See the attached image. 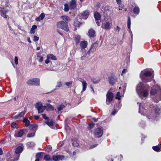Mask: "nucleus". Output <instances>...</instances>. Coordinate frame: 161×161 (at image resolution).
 Listing matches in <instances>:
<instances>
[{
	"label": "nucleus",
	"mask_w": 161,
	"mask_h": 161,
	"mask_svg": "<svg viewBox=\"0 0 161 161\" xmlns=\"http://www.w3.org/2000/svg\"><path fill=\"white\" fill-rule=\"evenodd\" d=\"M155 109V114H159L161 113V106L160 105H156L150 107L143 103H140L139 105V113L142 115L147 117V118L151 121L157 120L158 119L157 116H155L153 112V109L152 108Z\"/></svg>",
	"instance_id": "f257e3e1"
},
{
	"label": "nucleus",
	"mask_w": 161,
	"mask_h": 161,
	"mask_svg": "<svg viewBox=\"0 0 161 161\" xmlns=\"http://www.w3.org/2000/svg\"><path fill=\"white\" fill-rule=\"evenodd\" d=\"M154 71L152 69L147 68L142 70L140 74V77L143 81L147 82L153 80V83L155 80L153 79Z\"/></svg>",
	"instance_id": "f03ea898"
},
{
	"label": "nucleus",
	"mask_w": 161,
	"mask_h": 161,
	"mask_svg": "<svg viewBox=\"0 0 161 161\" xmlns=\"http://www.w3.org/2000/svg\"><path fill=\"white\" fill-rule=\"evenodd\" d=\"M150 92L151 97L154 102L157 103L161 99V89L158 85L154 83Z\"/></svg>",
	"instance_id": "7ed1b4c3"
},
{
	"label": "nucleus",
	"mask_w": 161,
	"mask_h": 161,
	"mask_svg": "<svg viewBox=\"0 0 161 161\" xmlns=\"http://www.w3.org/2000/svg\"><path fill=\"white\" fill-rule=\"evenodd\" d=\"M150 89V87L148 85L140 82L136 88V91L139 97L143 99V97H146L147 96Z\"/></svg>",
	"instance_id": "20e7f679"
},
{
	"label": "nucleus",
	"mask_w": 161,
	"mask_h": 161,
	"mask_svg": "<svg viewBox=\"0 0 161 161\" xmlns=\"http://www.w3.org/2000/svg\"><path fill=\"white\" fill-rule=\"evenodd\" d=\"M57 26L58 28L62 29L66 31H69V27L67 23L64 21H61L57 23Z\"/></svg>",
	"instance_id": "39448f33"
},
{
	"label": "nucleus",
	"mask_w": 161,
	"mask_h": 161,
	"mask_svg": "<svg viewBox=\"0 0 161 161\" xmlns=\"http://www.w3.org/2000/svg\"><path fill=\"white\" fill-rule=\"evenodd\" d=\"M106 97V103L107 105H109L114 99L113 93L108 91L107 92Z\"/></svg>",
	"instance_id": "423d86ee"
},
{
	"label": "nucleus",
	"mask_w": 161,
	"mask_h": 161,
	"mask_svg": "<svg viewBox=\"0 0 161 161\" xmlns=\"http://www.w3.org/2000/svg\"><path fill=\"white\" fill-rule=\"evenodd\" d=\"M103 133V130L100 128H97L94 129L93 132L94 136L96 138L102 137Z\"/></svg>",
	"instance_id": "0eeeda50"
},
{
	"label": "nucleus",
	"mask_w": 161,
	"mask_h": 161,
	"mask_svg": "<svg viewBox=\"0 0 161 161\" xmlns=\"http://www.w3.org/2000/svg\"><path fill=\"white\" fill-rule=\"evenodd\" d=\"M27 84L29 86H39L40 79L38 78H34L28 80Z\"/></svg>",
	"instance_id": "6e6552de"
},
{
	"label": "nucleus",
	"mask_w": 161,
	"mask_h": 161,
	"mask_svg": "<svg viewBox=\"0 0 161 161\" xmlns=\"http://www.w3.org/2000/svg\"><path fill=\"white\" fill-rule=\"evenodd\" d=\"M27 132V129H23L19 130L16 132L14 134V136L16 137H21L24 135L26 134Z\"/></svg>",
	"instance_id": "1a4fd4ad"
},
{
	"label": "nucleus",
	"mask_w": 161,
	"mask_h": 161,
	"mask_svg": "<svg viewBox=\"0 0 161 161\" xmlns=\"http://www.w3.org/2000/svg\"><path fill=\"white\" fill-rule=\"evenodd\" d=\"M35 107L37 109L39 114L43 113L46 108V106H43L42 103L40 102H37Z\"/></svg>",
	"instance_id": "9d476101"
},
{
	"label": "nucleus",
	"mask_w": 161,
	"mask_h": 161,
	"mask_svg": "<svg viewBox=\"0 0 161 161\" xmlns=\"http://www.w3.org/2000/svg\"><path fill=\"white\" fill-rule=\"evenodd\" d=\"M65 156L63 155H53L52 158V161H59L60 160H62L64 159Z\"/></svg>",
	"instance_id": "9b49d317"
},
{
	"label": "nucleus",
	"mask_w": 161,
	"mask_h": 161,
	"mask_svg": "<svg viewBox=\"0 0 161 161\" xmlns=\"http://www.w3.org/2000/svg\"><path fill=\"white\" fill-rule=\"evenodd\" d=\"M111 25V23L109 22H105L102 23L101 27L106 30H109L110 29Z\"/></svg>",
	"instance_id": "f8f14e48"
},
{
	"label": "nucleus",
	"mask_w": 161,
	"mask_h": 161,
	"mask_svg": "<svg viewBox=\"0 0 161 161\" xmlns=\"http://www.w3.org/2000/svg\"><path fill=\"white\" fill-rule=\"evenodd\" d=\"M79 81L82 83V90L81 92H84L86 90L87 86V83L86 81L83 79H80V80H79Z\"/></svg>",
	"instance_id": "ddd939ff"
},
{
	"label": "nucleus",
	"mask_w": 161,
	"mask_h": 161,
	"mask_svg": "<svg viewBox=\"0 0 161 161\" xmlns=\"http://www.w3.org/2000/svg\"><path fill=\"white\" fill-rule=\"evenodd\" d=\"M76 7V1L75 0H72L69 3V8L71 10L73 9Z\"/></svg>",
	"instance_id": "4468645a"
},
{
	"label": "nucleus",
	"mask_w": 161,
	"mask_h": 161,
	"mask_svg": "<svg viewBox=\"0 0 161 161\" xmlns=\"http://www.w3.org/2000/svg\"><path fill=\"white\" fill-rule=\"evenodd\" d=\"M130 25H131V20L130 17H128L127 20V27L129 29V31L130 33V35L131 36L132 38L133 37V34L132 31L130 30Z\"/></svg>",
	"instance_id": "2eb2a0df"
},
{
	"label": "nucleus",
	"mask_w": 161,
	"mask_h": 161,
	"mask_svg": "<svg viewBox=\"0 0 161 161\" xmlns=\"http://www.w3.org/2000/svg\"><path fill=\"white\" fill-rule=\"evenodd\" d=\"M25 111H22L19 114L15 115L13 117V118L15 119H19L23 117L25 115Z\"/></svg>",
	"instance_id": "dca6fc26"
},
{
	"label": "nucleus",
	"mask_w": 161,
	"mask_h": 161,
	"mask_svg": "<svg viewBox=\"0 0 161 161\" xmlns=\"http://www.w3.org/2000/svg\"><path fill=\"white\" fill-rule=\"evenodd\" d=\"M80 45L81 49H85L87 46V42L86 41H81L80 43Z\"/></svg>",
	"instance_id": "f3484780"
},
{
	"label": "nucleus",
	"mask_w": 161,
	"mask_h": 161,
	"mask_svg": "<svg viewBox=\"0 0 161 161\" xmlns=\"http://www.w3.org/2000/svg\"><path fill=\"white\" fill-rule=\"evenodd\" d=\"M45 16V14L43 13H42L39 17L36 18L35 20L36 21H40L43 20Z\"/></svg>",
	"instance_id": "a211bd4d"
},
{
	"label": "nucleus",
	"mask_w": 161,
	"mask_h": 161,
	"mask_svg": "<svg viewBox=\"0 0 161 161\" xmlns=\"http://www.w3.org/2000/svg\"><path fill=\"white\" fill-rule=\"evenodd\" d=\"M89 15V12L88 11H84L82 14V18L84 19H86Z\"/></svg>",
	"instance_id": "6ab92c4d"
},
{
	"label": "nucleus",
	"mask_w": 161,
	"mask_h": 161,
	"mask_svg": "<svg viewBox=\"0 0 161 161\" xmlns=\"http://www.w3.org/2000/svg\"><path fill=\"white\" fill-rule=\"evenodd\" d=\"M95 31L94 30L91 29L89 30L88 32V36L90 37H93L94 36Z\"/></svg>",
	"instance_id": "aec40b11"
},
{
	"label": "nucleus",
	"mask_w": 161,
	"mask_h": 161,
	"mask_svg": "<svg viewBox=\"0 0 161 161\" xmlns=\"http://www.w3.org/2000/svg\"><path fill=\"white\" fill-rule=\"evenodd\" d=\"M152 148L155 151L159 152L161 151V144L155 146H153Z\"/></svg>",
	"instance_id": "412c9836"
},
{
	"label": "nucleus",
	"mask_w": 161,
	"mask_h": 161,
	"mask_svg": "<svg viewBox=\"0 0 161 161\" xmlns=\"http://www.w3.org/2000/svg\"><path fill=\"white\" fill-rule=\"evenodd\" d=\"M23 148L22 147L19 146L15 149V154H20L23 150Z\"/></svg>",
	"instance_id": "4be33fe9"
},
{
	"label": "nucleus",
	"mask_w": 161,
	"mask_h": 161,
	"mask_svg": "<svg viewBox=\"0 0 161 161\" xmlns=\"http://www.w3.org/2000/svg\"><path fill=\"white\" fill-rule=\"evenodd\" d=\"M140 12V9L138 6L136 5L133 8V12L136 15L139 14Z\"/></svg>",
	"instance_id": "5701e85b"
},
{
	"label": "nucleus",
	"mask_w": 161,
	"mask_h": 161,
	"mask_svg": "<svg viewBox=\"0 0 161 161\" xmlns=\"http://www.w3.org/2000/svg\"><path fill=\"white\" fill-rule=\"evenodd\" d=\"M94 16L95 20H100L101 16L99 13L97 12H95L94 13Z\"/></svg>",
	"instance_id": "b1692460"
},
{
	"label": "nucleus",
	"mask_w": 161,
	"mask_h": 161,
	"mask_svg": "<svg viewBox=\"0 0 161 161\" xmlns=\"http://www.w3.org/2000/svg\"><path fill=\"white\" fill-rule=\"evenodd\" d=\"M37 125L36 124H32L31 125H30L29 129L32 130H33V131L35 132H36V130H37Z\"/></svg>",
	"instance_id": "393cba45"
},
{
	"label": "nucleus",
	"mask_w": 161,
	"mask_h": 161,
	"mask_svg": "<svg viewBox=\"0 0 161 161\" xmlns=\"http://www.w3.org/2000/svg\"><path fill=\"white\" fill-rule=\"evenodd\" d=\"M47 58L54 60H56L57 59L56 56L53 54L47 55Z\"/></svg>",
	"instance_id": "a878e982"
},
{
	"label": "nucleus",
	"mask_w": 161,
	"mask_h": 161,
	"mask_svg": "<svg viewBox=\"0 0 161 161\" xmlns=\"http://www.w3.org/2000/svg\"><path fill=\"white\" fill-rule=\"evenodd\" d=\"M47 110H54V108L50 103H47L46 106Z\"/></svg>",
	"instance_id": "bb28decb"
},
{
	"label": "nucleus",
	"mask_w": 161,
	"mask_h": 161,
	"mask_svg": "<svg viewBox=\"0 0 161 161\" xmlns=\"http://www.w3.org/2000/svg\"><path fill=\"white\" fill-rule=\"evenodd\" d=\"M45 123L49 126H51L53 125V122L52 119H48V120L46 121Z\"/></svg>",
	"instance_id": "cd10ccee"
},
{
	"label": "nucleus",
	"mask_w": 161,
	"mask_h": 161,
	"mask_svg": "<svg viewBox=\"0 0 161 161\" xmlns=\"http://www.w3.org/2000/svg\"><path fill=\"white\" fill-rule=\"evenodd\" d=\"M108 79L109 83L112 85H113L116 81L115 79L112 77H109Z\"/></svg>",
	"instance_id": "c85d7f7f"
},
{
	"label": "nucleus",
	"mask_w": 161,
	"mask_h": 161,
	"mask_svg": "<svg viewBox=\"0 0 161 161\" xmlns=\"http://www.w3.org/2000/svg\"><path fill=\"white\" fill-rule=\"evenodd\" d=\"M96 44L95 43L92 44L91 46V47L90 49V51H91L92 53H93L96 51V47H97L96 46Z\"/></svg>",
	"instance_id": "c756f323"
},
{
	"label": "nucleus",
	"mask_w": 161,
	"mask_h": 161,
	"mask_svg": "<svg viewBox=\"0 0 161 161\" xmlns=\"http://www.w3.org/2000/svg\"><path fill=\"white\" fill-rule=\"evenodd\" d=\"M80 38V37L79 35H76L75 36V40L76 44H78L79 43Z\"/></svg>",
	"instance_id": "7c9ffc66"
},
{
	"label": "nucleus",
	"mask_w": 161,
	"mask_h": 161,
	"mask_svg": "<svg viewBox=\"0 0 161 161\" xmlns=\"http://www.w3.org/2000/svg\"><path fill=\"white\" fill-rule=\"evenodd\" d=\"M23 122L25 123L26 126H28L30 125V121L27 119L23 118Z\"/></svg>",
	"instance_id": "2f4dec72"
},
{
	"label": "nucleus",
	"mask_w": 161,
	"mask_h": 161,
	"mask_svg": "<svg viewBox=\"0 0 161 161\" xmlns=\"http://www.w3.org/2000/svg\"><path fill=\"white\" fill-rule=\"evenodd\" d=\"M65 106L64 104H60L57 107V109L58 110V112H59L62 110L65 107Z\"/></svg>",
	"instance_id": "473e14b6"
},
{
	"label": "nucleus",
	"mask_w": 161,
	"mask_h": 161,
	"mask_svg": "<svg viewBox=\"0 0 161 161\" xmlns=\"http://www.w3.org/2000/svg\"><path fill=\"white\" fill-rule=\"evenodd\" d=\"M44 159L46 161H52V158L49 155H46L44 156Z\"/></svg>",
	"instance_id": "72a5a7b5"
},
{
	"label": "nucleus",
	"mask_w": 161,
	"mask_h": 161,
	"mask_svg": "<svg viewBox=\"0 0 161 161\" xmlns=\"http://www.w3.org/2000/svg\"><path fill=\"white\" fill-rule=\"evenodd\" d=\"M62 19L65 21V22L67 23V22L69 21L70 20V18L69 17L67 16H62Z\"/></svg>",
	"instance_id": "f704fd0d"
},
{
	"label": "nucleus",
	"mask_w": 161,
	"mask_h": 161,
	"mask_svg": "<svg viewBox=\"0 0 161 161\" xmlns=\"http://www.w3.org/2000/svg\"><path fill=\"white\" fill-rule=\"evenodd\" d=\"M87 55L86 53L84 54L83 55H82L81 57V60H83L87 59L89 57V55Z\"/></svg>",
	"instance_id": "c9c22d12"
},
{
	"label": "nucleus",
	"mask_w": 161,
	"mask_h": 161,
	"mask_svg": "<svg viewBox=\"0 0 161 161\" xmlns=\"http://www.w3.org/2000/svg\"><path fill=\"white\" fill-rule=\"evenodd\" d=\"M17 124L16 122H13L11 124V127L12 130H14L17 128Z\"/></svg>",
	"instance_id": "e433bc0d"
},
{
	"label": "nucleus",
	"mask_w": 161,
	"mask_h": 161,
	"mask_svg": "<svg viewBox=\"0 0 161 161\" xmlns=\"http://www.w3.org/2000/svg\"><path fill=\"white\" fill-rule=\"evenodd\" d=\"M27 145L29 147H31L34 146L35 144L33 142H29L27 143Z\"/></svg>",
	"instance_id": "4c0bfd02"
},
{
	"label": "nucleus",
	"mask_w": 161,
	"mask_h": 161,
	"mask_svg": "<svg viewBox=\"0 0 161 161\" xmlns=\"http://www.w3.org/2000/svg\"><path fill=\"white\" fill-rule=\"evenodd\" d=\"M120 97L121 96L120 93L119 92H117L116 96H115V99H117L118 100H120Z\"/></svg>",
	"instance_id": "58836bf2"
},
{
	"label": "nucleus",
	"mask_w": 161,
	"mask_h": 161,
	"mask_svg": "<svg viewBox=\"0 0 161 161\" xmlns=\"http://www.w3.org/2000/svg\"><path fill=\"white\" fill-rule=\"evenodd\" d=\"M64 10L65 12H68L69 9V4L68 3H65L64 4Z\"/></svg>",
	"instance_id": "ea45409f"
},
{
	"label": "nucleus",
	"mask_w": 161,
	"mask_h": 161,
	"mask_svg": "<svg viewBox=\"0 0 161 161\" xmlns=\"http://www.w3.org/2000/svg\"><path fill=\"white\" fill-rule=\"evenodd\" d=\"M41 153H39L37 154L36 156V159L35 161H39L40 158L41 157Z\"/></svg>",
	"instance_id": "a19ab883"
},
{
	"label": "nucleus",
	"mask_w": 161,
	"mask_h": 161,
	"mask_svg": "<svg viewBox=\"0 0 161 161\" xmlns=\"http://www.w3.org/2000/svg\"><path fill=\"white\" fill-rule=\"evenodd\" d=\"M14 156V159L13 161H17L19 159L20 154H15V155Z\"/></svg>",
	"instance_id": "79ce46f5"
},
{
	"label": "nucleus",
	"mask_w": 161,
	"mask_h": 161,
	"mask_svg": "<svg viewBox=\"0 0 161 161\" xmlns=\"http://www.w3.org/2000/svg\"><path fill=\"white\" fill-rule=\"evenodd\" d=\"M4 9L3 8L2 9V11L1 12V16L4 17V18H7V15H6V14L4 12Z\"/></svg>",
	"instance_id": "37998d69"
},
{
	"label": "nucleus",
	"mask_w": 161,
	"mask_h": 161,
	"mask_svg": "<svg viewBox=\"0 0 161 161\" xmlns=\"http://www.w3.org/2000/svg\"><path fill=\"white\" fill-rule=\"evenodd\" d=\"M52 149V147L50 145L47 146H46V151L47 152H50Z\"/></svg>",
	"instance_id": "c03bdc74"
},
{
	"label": "nucleus",
	"mask_w": 161,
	"mask_h": 161,
	"mask_svg": "<svg viewBox=\"0 0 161 161\" xmlns=\"http://www.w3.org/2000/svg\"><path fill=\"white\" fill-rule=\"evenodd\" d=\"M72 81L67 82L65 83V85H66L69 88L71 87L72 86Z\"/></svg>",
	"instance_id": "a18cd8bd"
},
{
	"label": "nucleus",
	"mask_w": 161,
	"mask_h": 161,
	"mask_svg": "<svg viewBox=\"0 0 161 161\" xmlns=\"http://www.w3.org/2000/svg\"><path fill=\"white\" fill-rule=\"evenodd\" d=\"M95 124L93 123H92L89 124L87 127V129L88 130H90L93 128Z\"/></svg>",
	"instance_id": "49530a36"
},
{
	"label": "nucleus",
	"mask_w": 161,
	"mask_h": 161,
	"mask_svg": "<svg viewBox=\"0 0 161 161\" xmlns=\"http://www.w3.org/2000/svg\"><path fill=\"white\" fill-rule=\"evenodd\" d=\"M35 133V132L34 131H33L32 133H29L27 135V136L28 137H33L34 136Z\"/></svg>",
	"instance_id": "de8ad7c7"
},
{
	"label": "nucleus",
	"mask_w": 161,
	"mask_h": 161,
	"mask_svg": "<svg viewBox=\"0 0 161 161\" xmlns=\"http://www.w3.org/2000/svg\"><path fill=\"white\" fill-rule=\"evenodd\" d=\"M62 84L63 83L61 81H58L57 82L56 87H60L62 86Z\"/></svg>",
	"instance_id": "09e8293b"
},
{
	"label": "nucleus",
	"mask_w": 161,
	"mask_h": 161,
	"mask_svg": "<svg viewBox=\"0 0 161 161\" xmlns=\"http://www.w3.org/2000/svg\"><path fill=\"white\" fill-rule=\"evenodd\" d=\"M37 57L40 58V59L38 60L40 62H42L43 59V57L40 56L39 54H38Z\"/></svg>",
	"instance_id": "8fccbe9b"
},
{
	"label": "nucleus",
	"mask_w": 161,
	"mask_h": 161,
	"mask_svg": "<svg viewBox=\"0 0 161 161\" xmlns=\"http://www.w3.org/2000/svg\"><path fill=\"white\" fill-rule=\"evenodd\" d=\"M72 145L74 147H77L78 145V144L77 142L76 141H73L72 140Z\"/></svg>",
	"instance_id": "3c124183"
},
{
	"label": "nucleus",
	"mask_w": 161,
	"mask_h": 161,
	"mask_svg": "<svg viewBox=\"0 0 161 161\" xmlns=\"http://www.w3.org/2000/svg\"><path fill=\"white\" fill-rule=\"evenodd\" d=\"M74 24L75 26H77L78 27H80V25L81 24V23L76 21H75Z\"/></svg>",
	"instance_id": "603ef678"
},
{
	"label": "nucleus",
	"mask_w": 161,
	"mask_h": 161,
	"mask_svg": "<svg viewBox=\"0 0 161 161\" xmlns=\"http://www.w3.org/2000/svg\"><path fill=\"white\" fill-rule=\"evenodd\" d=\"M118 110L116 109L115 108L114 109L113 111L111 113V114L114 115L118 112Z\"/></svg>",
	"instance_id": "864d4df0"
},
{
	"label": "nucleus",
	"mask_w": 161,
	"mask_h": 161,
	"mask_svg": "<svg viewBox=\"0 0 161 161\" xmlns=\"http://www.w3.org/2000/svg\"><path fill=\"white\" fill-rule=\"evenodd\" d=\"M39 39V38L38 37H37L36 36H34L33 40L34 42H37L38 41Z\"/></svg>",
	"instance_id": "5fc2aeb1"
},
{
	"label": "nucleus",
	"mask_w": 161,
	"mask_h": 161,
	"mask_svg": "<svg viewBox=\"0 0 161 161\" xmlns=\"http://www.w3.org/2000/svg\"><path fill=\"white\" fill-rule=\"evenodd\" d=\"M14 62L15 63L16 65H17L18 64V59L17 57L15 56L14 58Z\"/></svg>",
	"instance_id": "6e6d98bb"
},
{
	"label": "nucleus",
	"mask_w": 161,
	"mask_h": 161,
	"mask_svg": "<svg viewBox=\"0 0 161 161\" xmlns=\"http://www.w3.org/2000/svg\"><path fill=\"white\" fill-rule=\"evenodd\" d=\"M121 107V104L120 102H119L118 104V106H117L116 107L114 106V108H118V109H117L118 110L119 109H120V108Z\"/></svg>",
	"instance_id": "4d7b16f0"
},
{
	"label": "nucleus",
	"mask_w": 161,
	"mask_h": 161,
	"mask_svg": "<svg viewBox=\"0 0 161 161\" xmlns=\"http://www.w3.org/2000/svg\"><path fill=\"white\" fill-rule=\"evenodd\" d=\"M97 145H98V144H97L92 145L90 147L89 149H91L93 148H94L95 147H97Z\"/></svg>",
	"instance_id": "13d9d810"
},
{
	"label": "nucleus",
	"mask_w": 161,
	"mask_h": 161,
	"mask_svg": "<svg viewBox=\"0 0 161 161\" xmlns=\"http://www.w3.org/2000/svg\"><path fill=\"white\" fill-rule=\"evenodd\" d=\"M99 80H95V79H93L92 80V82L95 84L98 83L99 82Z\"/></svg>",
	"instance_id": "bf43d9fd"
},
{
	"label": "nucleus",
	"mask_w": 161,
	"mask_h": 161,
	"mask_svg": "<svg viewBox=\"0 0 161 161\" xmlns=\"http://www.w3.org/2000/svg\"><path fill=\"white\" fill-rule=\"evenodd\" d=\"M42 117L43 118L45 119H48V118L46 114H42Z\"/></svg>",
	"instance_id": "052dcab7"
},
{
	"label": "nucleus",
	"mask_w": 161,
	"mask_h": 161,
	"mask_svg": "<svg viewBox=\"0 0 161 161\" xmlns=\"http://www.w3.org/2000/svg\"><path fill=\"white\" fill-rule=\"evenodd\" d=\"M37 28V26L36 25H33L31 28V29L35 30Z\"/></svg>",
	"instance_id": "680f3d73"
},
{
	"label": "nucleus",
	"mask_w": 161,
	"mask_h": 161,
	"mask_svg": "<svg viewBox=\"0 0 161 161\" xmlns=\"http://www.w3.org/2000/svg\"><path fill=\"white\" fill-rule=\"evenodd\" d=\"M127 72V70L126 69H124L122 70V72L121 75H122L124 74H125Z\"/></svg>",
	"instance_id": "e2e57ef3"
},
{
	"label": "nucleus",
	"mask_w": 161,
	"mask_h": 161,
	"mask_svg": "<svg viewBox=\"0 0 161 161\" xmlns=\"http://www.w3.org/2000/svg\"><path fill=\"white\" fill-rule=\"evenodd\" d=\"M123 158L122 155L121 154H120L119 156V157L118 158V159L119 160L121 161L122 159Z\"/></svg>",
	"instance_id": "0e129e2a"
},
{
	"label": "nucleus",
	"mask_w": 161,
	"mask_h": 161,
	"mask_svg": "<svg viewBox=\"0 0 161 161\" xmlns=\"http://www.w3.org/2000/svg\"><path fill=\"white\" fill-rule=\"evenodd\" d=\"M35 30L31 29V30L30 31V33L31 34H34L35 33Z\"/></svg>",
	"instance_id": "69168bd1"
},
{
	"label": "nucleus",
	"mask_w": 161,
	"mask_h": 161,
	"mask_svg": "<svg viewBox=\"0 0 161 161\" xmlns=\"http://www.w3.org/2000/svg\"><path fill=\"white\" fill-rule=\"evenodd\" d=\"M49 59V58H47V59L45 60V63H46V64H48L50 62V61Z\"/></svg>",
	"instance_id": "338daca9"
},
{
	"label": "nucleus",
	"mask_w": 161,
	"mask_h": 161,
	"mask_svg": "<svg viewBox=\"0 0 161 161\" xmlns=\"http://www.w3.org/2000/svg\"><path fill=\"white\" fill-rule=\"evenodd\" d=\"M116 3L118 4L119 5H120L121 3V0H116Z\"/></svg>",
	"instance_id": "774afa93"
}]
</instances>
